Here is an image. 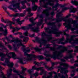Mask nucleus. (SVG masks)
Wrapping results in <instances>:
<instances>
[{
	"label": "nucleus",
	"instance_id": "1",
	"mask_svg": "<svg viewBox=\"0 0 78 78\" xmlns=\"http://www.w3.org/2000/svg\"><path fill=\"white\" fill-rule=\"evenodd\" d=\"M56 22H52V23L49 22L48 23V25H50V26H54L51 27V29H50V27H45L44 29L45 30V32H46L49 33V34H51V33H53L56 34V37L58 36H59L60 34L62 33V31H59V30L57 27L55 25Z\"/></svg>",
	"mask_w": 78,
	"mask_h": 78
},
{
	"label": "nucleus",
	"instance_id": "2",
	"mask_svg": "<svg viewBox=\"0 0 78 78\" xmlns=\"http://www.w3.org/2000/svg\"><path fill=\"white\" fill-rule=\"evenodd\" d=\"M6 55H7L8 57L9 58H5V62L6 64L8 66H9V68H12V67L14 66V64H13V63H10L9 62V59L10 58H11V57L9 56V55H12V58H13V59H19V61H18V62H19V63H20V64H21L23 65V64H25L26 63V62H24V61L23 60V58H17L16 55V54H15L14 52H10V53H8V52H7Z\"/></svg>",
	"mask_w": 78,
	"mask_h": 78
},
{
	"label": "nucleus",
	"instance_id": "3",
	"mask_svg": "<svg viewBox=\"0 0 78 78\" xmlns=\"http://www.w3.org/2000/svg\"><path fill=\"white\" fill-rule=\"evenodd\" d=\"M63 49H62L59 51H55L53 52V54L52 57L53 58L55 59H60L62 62H66V60L64 59H61L62 58V56H61V54L63 52H64L65 51H67V48L63 47Z\"/></svg>",
	"mask_w": 78,
	"mask_h": 78
},
{
	"label": "nucleus",
	"instance_id": "4",
	"mask_svg": "<svg viewBox=\"0 0 78 78\" xmlns=\"http://www.w3.org/2000/svg\"><path fill=\"white\" fill-rule=\"evenodd\" d=\"M51 39V38L49 37L48 38L47 40H46L44 39V37H43L42 39H41V41H42L43 43H42V44H44V46H46V48H49L51 50H52L53 51H55V47L56 46H57V45L55 44V41H57V39L51 41V42L53 43V48H51L50 47V44H46L47 43V41H50V40Z\"/></svg>",
	"mask_w": 78,
	"mask_h": 78
},
{
	"label": "nucleus",
	"instance_id": "5",
	"mask_svg": "<svg viewBox=\"0 0 78 78\" xmlns=\"http://www.w3.org/2000/svg\"><path fill=\"white\" fill-rule=\"evenodd\" d=\"M45 0H40V5L41 6H43L45 8H47V5H49L50 6H52L54 5V4L51 2H58V0H48L46 3H45Z\"/></svg>",
	"mask_w": 78,
	"mask_h": 78
},
{
	"label": "nucleus",
	"instance_id": "6",
	"mask_svg": "<svg viewBox=\"0 0 78 78\" xmlns=\"http://www.w3.org/2000/svg\"><path fill=\"white\" fill-rule=\"evenodd\" d=\"M58 63L60 64V66L58 67L59 68H60L61 69V73L66 74V76H67L66 78H68V76L67 74V73H68V70H66V69H67L69 66L68 65L66 64H64L62 62H58Z\"/></svg>",
	"mask_w": 78,
	"mask_h": 78
},
{
	"label": "nucleus",
	"instance_id": "7",
	"mask_svg": "<svg viewBox=\"0 0 78 78\" xmlns=\"http://www.w3.org/2000/svg\"><path fill=\"white\" fill-rule=\"evenodd\" d=\"M11 42H14L15 44L16 43H17V42H19L18 44H17V45L16 44H13V47L14 48V50L15 51H18L17 50V48H19V47H20L21 46H22L23 47H25V46L23 45L22 44V40H19L18 39H15L14 40H11Z\"/></svg>",
	"mask_w": 78,
	"mask_h": 78
},
{
	"label": "nucleus",
	"instance_id": "8",
	"mask_svg": "<svg viewBox=\"0 0 78 78\" xmlns=\"http://www.w3.org/2000/svg\"><path fill=\"white\" fill-rule=\"evenodd\" d=\"M23 51L24 52V56H26L27 58H26V61H31L33 58H37V56L33 54H29L27 53V52H29L30 51V49L27 50L26 49H23Z\"/></svg>",
	"mask_w": 78,
	"mask_h": 78
},
{
	"label": "nucleus",
	"instance_id": "9",
	"mask_svg": "<svg viewBox=\"0 0 78 78\" xmlns=\"http://www.w3.org/2000/svg\"><path fill=\"white\" fill-rule=\"evenodd\" d=\"M77 36H78V35H73L71 36V38L70 39H69V38L67 37L66 40L65 41V42H62L64 40V38L63 37L60 39L59 43V44H63V45H64L65 44L67 43L68 42V41H69L70 43H71V41H73V38L76 37H77Z\"/></svg>",
	"mask_w": 78,
	"mask_h": 78
},
{
	"label": "nucleus",
	"instance_id": "10",
	"mask_svg": "<svg viewBox=\"0 0 78 78\" xmlns=\"http://www.w3.org/2000/svg\"><path fill=\"white\" fill-rule=\"evenodd\" d=\"M20 3H17L14 4L13 5V8H11V7L12 6V5H10L8 8H9L10 9H12L13 11L16 10V9H18L19 10H20L21 9L20 8Z\"/></svg>",
	"mask_w": 78,
	"mask_h": 78
},
{
	"label": "nucleus",
	"instance_id": "11",
	"mask_svg": "<svg viewBox=\"0 0 78 78\" xmlns=\"http://www.w3.org/2000/svg\"><path fill=\"white\" fill-rule=\"evenodd\" d=\"M28 27H29V29H31L32 30H33L34 32H36V33H38V31H39V28L37 27L35 29H34V27H33V24H30L28 25Z\"/></svg>",
	"mask_w": 78,
	"mask_h": 78
},
{
	"label": "nucleus",
	"instance_id": "12",
	"mask_svg": "<svg viewBox=\"0 0 78 78\" xmlns=\"http://www.w3.org/2000/svg\"><path fill=\"white\" fill-rule=\"evenodd\" d=\"M73 52V50H69L67 51L68 53V56L66 57L65 58L66 59H67L68 58L69 59H71V58H73V56L71 53Z\"/></svg>",
	"mask_w": 78,
	"mask_h": 78
},
{
	"label": "nucleus",
	"instance_id": "13",
	"mask_svg": "<svg viewBox=\"0 0 78 78\" xmlns=\"http://www.w3.org/2000/svg\"><path fill=\"white\" fill-rule=\"evenodd\" d=\"M30 0H31V2L32 3L33 5H34L32 7V9H33V10H35V11H36V10L37 9V6L35 5V3H34V2H37L38 0H29L28 1V2L30 1Z\"/></svg>",
	"mask_w": 78,
	"mask_h": 78
},
{
	"label": "nucleus",
	"instance_id": "14",
	"mask_svg": "<svg viewBox=\"0 0 78 78\" xmlns=\"http://www.w3.org/2000/svg\"><path fill=\"white\" fill-rule=\"evenodd\" d=\"M48 8V9L44 10V12H43L42 13L43 14H45L47 16H50V13L48 12V10L51 9V8L50 7L48 8V6H47V8Z\"/></svg>",
	"mask_w": 78,
	"mask_h": 78
},
{
	"label": "nucleus",
	"instance_id": "15",
	"mask_svg": "<svg viewBox=\"0 0 78 78\" xmlns=\"http://www.w3.org/2000/svg\"><path fill=\"white\" fill-rule=\"evenodd\" d=\"M46 73H47V72H45L44 75L43 76V78H51L52 76V72H50L49 73L50 75V76H48L47 77L46 76Z\"/></svg>",
	"mask_w": 78,
	"mask_h": 78
},
{
	"label": "nucleus",
	"instance_id": "16",
	"mask_svg": "<svg viewBox=\"0 0 78 78\" xmlns=\"http://www.w3.org/2000/svg\"><path fill=\"white\" fill-rule=\"evenodd\" d=\"M25 15V13H20L19 14V13H16L15 15H13L14 17H16L17 16H20V17H24Z\"/></svg>",
	"mask_w": 78,
	"mask_h": 78
},
{
	"label": "nucleus",
	"instance_id": "17",
	"mask_svg": "<svg viewBox=\"0 0 78 78\" xmlns=\"http://www.w3.org/2000/svg\"><path fill=\"white\" fill-rule=\"evenodd\" d=\"M69 12H72L75 13L76 11V9L75 8H73V6H71V7L69 8Z\"/></svg>",
	"mask_w": 78,
	"mask_h": 78
},
{
	"label": "nucleus",
	"instance_id": "18",
	"mask_svg": "<svg viewBox=\"0 0 78 78\" xmlns=\"http://www.w3.org/2000/svg\"><path fill=\"white\" fill-rule=\"evenodd\" d=\"M58 2H56V4L54 6H53L52 7V9L53 11H55V10H56L58 9L57 8V7H58V6H59L61 5L59 4L58 3Z\"/></svg>",
	"mask_w": 78,
	"mask_h": 78
},
{
	"label": "nucleus",
	"instance_id": "19",
	"mask_svg": "<svg viewBox=\"0 0 78 78\" xmlns=\"http://www.w3.org/2000/svg\"><path fill=\"white\" fill-rule=\"evenodd\" d=\"M6 54L5 55L3 53L0 52V56H2L1 58V61H4V58H5V57H6Z\"/></svg>",
	"mask_w": 78,
	"mask_h": 78
},
{
	"label": "nucleus",
	"instance_id": "20",
	"mask_svg": "<svg viewBox=\"0 0 78 78\" xmlns=\"http://www.w3.org/2000/svg\"><path fill=\"white\" fill-rule=\"evenodd\" d=\"M26 11H28V14L29 15L28 16L29 17H30V16H32L33 15V13H31L30 12H31V9H30V8H29L28 9H26Z\"/></svg>",
	"mask_w": 78,
	"mask_h": 78
},
{
	"label": "nucleus",
	"instance_id": "21",
	"mask_svg": "<svg viewBox=\"0 0 78 78\" xmlns=\"http://www.w3.org/2000/svg\"><path fill=\"white\" fill-rule=\"evenodd\" d=\"M21 68L22 69V72L21 73V74H22L23 75H26V74L25 73V70H27V68H23V67L21 66Z\"/></svg>",
	"mask_w": 78,
	"mask_h": 78
},
{
	"label": "nucleus",
	"instance_id": "22",
	"mask_svg": "<svg viewBox=\"0 0 78 78\" xmlns=\"http://www.w3.org/2000/svg\"><path fill=\"white\" fill-rule=\"evenodd\" d=\"M45 48H41V49H39L38 48H34V49L35 50H36V51H40L41 50H44Z\"/></svg>",
	"mask_w": 78,
	"mask_h": 78
},
{
	"label": "nucleus",
	"instance_id": "23",
	"mask_svg": "<svg viewBox=\"0 0 78 78\" xmlns=\"http://www.w3.org/2000/svg\"><path fill=\"white\" fill-rule=\"evenodd\" d=\"M71 3H72L73 5H76V6H78V2L76 1H72Z\"/></svg>",
	"mask_w": 78,
	"mask_h": 78
},
{
	"label": "nucleus",
	"instance_id": "24",
	"mask_svg": "<svg viewBox=\"0 0 78 78\" xmlns=\"http://www.w3.org/2000/svg\"><path fill=\"white\" fill-rule=\"evenodd\" d=\"M21 28L22 30H29V28L26 26L22 27H21Z\"/></svg>",
	"mask_w": 78,
	"mask_h": 78
},
{
	"label": "nucleus",
	"instance_id": "25",
	"mask_svg": "<svg viewBox=\"0 0 78 78\" xmlns=\"http://www.w3.org/2000/svg\"><path fill=\"white\" fill-rule=\"evenodd\" d=\"M43 22V20H41L40 22H38V24H37V26H38V25H39V26L41 25V24Z\"/></svg>",
	"mask_w": 78,
	"mask_h": 78
},
{
	"label": "nucleus",
	"instance_id": "26",
	"mask_svg": "<svg viewBox=\"0 0 78 78\" xmlns=\"http://www.w3.org/2000/svg\"><path fill=\"white\" fill-rule=\"evenodd\" d=\"M27 1L26 0H24V1H21L20 3H21V4H22V5H25V4L26 3H27Z\"/></svg>",
	"mask_w": 78,
	"mask_h": 78
},
{
	"label": "nucleus",
	"instance_id": "27",
	"mask_svg": "<svg viewBox=\"0 0 78 78\" xmlns=\"http://www.w3.org/2000/svg\"><path fill=\"white\" fill-rule=\"evenodd\" d=\"M41 36L42 37L41 39H42V37H44V36H46L47 34H46L45 33L43 32V33H42Z\"/></svg>",
	"mask_w": 78,
	"mask_h": 78
},
{
	"label": "nucleus",
	"instance_id": "28",
	"mask_svg": "<svg viewBox=\"0 0 78 78\" xmlns=\"http://www.w3.org/2000/svg\"><path fill=\"white\" fill-rule=\"evenodd\" d=\"M28 39H29L28 37H25L23 39V42H27V41H28Z\"/></svg>",
	"mask_w": 78,
	"mask_h": 78
},
{
	"label": "nucleus",
	"instance_id": "29",
	"mask_svg": "<svg viewBox=\"0 0 78 78\" xmlns=\"http://www.w3.org/2000/svg\"><path fill=\"white\" fill-rule=\"evenodd\" d=\"M39 43H40V47H42V44H43L42 43H43V41H42V39H41V40H40L39 41Z\"/></svg>",
	"mask_w": 78,
	"mask_h": 78
},
{
	"label": "nucleus",
	"instance_id": "30",
	"mask_svg": "<svg viewBox=\"0 0 78 78\" xmlns=\"http://www.w3.org/2000/svg\"><path fill=\"white\" fill-rule=\"evenodd\" d=\"M33 75L35 76H37L39 75V73H38V72H36L34 74H33Z\"/></svg>",
	"mask_w": 78,
	"mask_h": 78
},
{
	"label": "nucleus",
	"instance_id": "31",
	"mask_svg": "<svg viewBox=\"0 0 78 78\" xmlns=\"http://www.w3.org/2000/svg\"><path fill=\"white\" fill-rule=\"evenodd\" d=\"M32 70H33V69H32L30 70H28V73H29L30 74V76H31V72H32Z\"/></svg>",
	"mask_w": 78,
	"mask_h": 78
},
{
	"label": "nucleus",
	"instance_id": "32",
	"mask_svg": "<svg viewBox=\"0 0 78 78\" xmlns=\"http://www.w3.org/2000/svg\"><path fill=\"white\" fill-rule=\"evenodd\" d=\"M40 17V18H43V16L42 15H37V17Z\"/></svg>",
	"mask_w": 78,
	"mask_h": 78
},
{
	"label": "nucleus",
	"instance_id": "33",
	"mask_svg": "<svg viewBox=\"0 0 78 78\" xmlns=\"http://www.w3.org/2000/svg\"><path fill=\"white\" fill-rule=\"evenodd\" d=\"M53 69V68L52 66H51V67H49V68L48 69V70H52Z\"/></svg>",
	"mask_w": 78,
	"mask_h": 78
},
{
	"label": "nucleus",
	"instance_id": "34",
	"mask_svg": "<svg viewBox=\"0 0 78 78\" xmlns=\"http://www.w3.org/2000/svg\"><path fill=\"white\" fill-rule=\"evenodd\" d=\"M17 75H19L20 78H25V77L24 76L20 75V74L17 73Z\"/></svg>",
	"mask_w": 78,
	"mask_h": 78
},
{
	"label": "nucleus",
	"instance_id": "35",
	"mask_svg": "<svg viewBox=\"0 0 78 78\" xmlns=\"http://www.w3.org/2000/svg\"><path fill=\"white\" fill-rule=\"evenodd\" d=\"M28 32L27 31H26L25 33H23V34L25 35V36H28Z\"/></svg>",
	"mask_w": 78,
	"mask_h": 78
},
{
	"label": "nucleus",
	"instance_id": "36",
	"mask_svg": "<svg viewBox=\"0 0 78 78\" xmlns=\"http://www.w3.org/2000/svg\"><path fill=\"white\" fill-rule=\"evenodd\" d=\"M42 67H41L38 68H37L36 69V70H37V71H39V70H42Z\"/></svg>",
	"mask_w": 78,
	"mask_h": 78
},
{
	"label": "nucleus",
	"instance_id": "37",
	"mask_svg": "<svg viewBox=\"0 0 78 78\" xmlns=\"http://www.w3.org/2000/svg\"><path fill=\"white\" fill-rule=\"evenodd\" d=\"M75 48H76V49L74 50V52H76L77 51H78V46H76L75 47Z\"/></svg>",
	"mask_w": 78,
	"mask_h": 78
},
{
	"label": "nucleus",
	"instance_id": "38",
	"mask_svg": "<svg viewBox=\"0 0 78 78\" xmlns=\"http://www.w3.org/2000/svg\"><path fill=\"white\" fill-rule=\"evenodd\" d=\"M34 20V19L33 18H30L29 19V21L30 22H31V23H32V22H34L33 20Z\"/></svg>",
	"mask_w": 78,
	"mask_h": 78
},
{
	"label": "nucleus",
	"instance_id": "39",
	"mask_svg": "<svg viewBox=\"0 0 78 78\" xmlns=\"http://www.w3.org/2000/svg\"><path fill=\"white\" fill-rule=\"evenodd\" d=\"M34 64H35V65H37L38 66H39V64H40V63L36 62H34Z\"/></svg>",
	"mask_w": 78,
	"mask_h": 78
},
{
	"label": "nucleus",
	"instance_id": "40",
	"mask_svg": "<svg viewBox=\"0 0 78 78\" xmlns=\"http://www.w3.org/2000/svg\"><path fill=\"white\" fill-rule=\"evenodd\" d=\"M0 47H1V48L5 47V46L2 43H0Z\"/></svg>",
	"mask_w": 78,
	"mask_h": 78
},
{
	"label": "nucleus",
	"instance_id": "41",
	"mask_svg": "<svg viewBox=\"0 0 78 78\" xmlns=\"http://www.w3.org/2000/svg\"><path fill=\"white\" fill-rule=\"evenodd\" d=\"M37 68H36V66H34L32 67V70H33V69H34V70H36Z\"/></svg>",
	"mask_w": 78,
	"mask_h": 78
},
{
	"label": "nucleus",
	"instance_id": "42",
	"mask_svg": "<svg viewBox=\"0 0 78 78\" xmlns=\"http://www.w3.org/2000/svg\"><path fill=\"white\" fill-rule=\"evenodd\" d=\"M45 56H46V57H51V55L48 54H44Z\"/></svg>",
	"mask_w": 78,
	"mask_h": 78
},
{
	"label": "nucleus",
	"instance_id": "43",
	"mask_svg": "<svg viewBox=\"0 0 78 78\" xmlns=\"http://www.w3.org/2000/svg\"><path fill=\"white\" fill-rule=\"evenodd\" d=\"M39 58L41 59H44V57H43V56H39Z\"/></svg>",
	"mask_w": 78,
	"mask_h": 78
},
{
	"label": "nucleus",
	"instance_id": "44",
	"mask_svg": "<svg viewBox=\"0 0 78 78\" xmlns=\"http://www.w3.org/2000/svg\"><path fill=\"white\" fill-rule=\"evenodd\" d=\"M54 14H55V13H54V12L52 11L51 12V16H54Z\"/></svg>",
	"mask_w": 78,
	"mask_h": 78
},
{
	"label": "nucleus",
	"instance_id": "45",
	"mask_svg": "<svg viewBox=\"0 0 78 78\" xmlns=\"http://www.w3.org/2000/svg\"><path fill=\"white\" fill-rule=\"evenodd\" d=\"M44 67L45 69H48V68H49V67L47 65H45V66H44Z\"/></svg>",
	"mask_w": 78,
	"mask_h": 78
},
{
	"label": "nucleus",
	"instance_id": "46",
	"mask_svg": "<svg viewBox=\"0 0 78 78\" xmlns=\"http://www.w3.org/2000/svg\"><path fill=\"white\" fill-rule=\"evenodd\" d=\"M13 72H14L15 73H19V71H17L16 70H13Z\"/></svg>",
	"mask_w": 78,
	"mask_h": 78
},
{
	"label": "nucleus",
	"instance_id": "47",
	"mask_svg": "<svg viewBox=\"0 0 78 78\" xmlns=\"http://www.w3.org/2000/svg\"><path fill=\"white\" fill-rule=\"evenodd\" d=\"M1 64L3 66H5L6 65V64L5 63H1Z\"/></svg>",
	"mask_w": 78,
	"mask_h": 78
},
{
	"label": "nucleus",
	"instance_id": "48",
	"mask_svg": "<svg viewBox=\"0 0 78 78\" xmlns=\"http://www.w3.org/2000/svg\"><path fill=\"white\" fill-rule=\"evenodd\" d=\"M29 36H30V37H34V34L32 35H30Z\"/></svg>",
	"mask_w": 78,
	"mask_h": 78
},
{
	"label": "nucleus",
	"instance_id": "49",
	"mask_svg": "<svg viewBox=\"0 0 78 78\" xmlns=\"http://www.w3.org/2000/svg\"><path fill=\"white\" fill-rule=\"evenodd\" d=\"M0 31H5L4 30H3V29L2 27H0Z\"/></svg>",
	"mask_w": 78,
	"mask_h": 78
},
{
	"label": "nucleus",
	"instance_id": "50",
	"mask_svg": "<svg viewBox=\"0 0 78 78\" xmlns=\"http://www.w3.org/2000/svg\"><path fill=\"white\" fill-rule=\"evenodd\" d=\"M22 9H25V8H26V6L25 5H23L22 6Z\"/></svg>",
	"mask_w": 78,
	"mask_h": 78
},
{
	"label": "nucleus",
	"instance_id": "51",
	"mask_svg": "<svg viewBox=\"0 0 78 78\" xmlns=\"http://www.w3.org/2000/svg\"><path fill=\"white\" fill-rule=\"evenodd\" d=\"M32 25H33H33H35L36 23H34V21H33V22H32Z\"/></svg>",
	"mask_w": 78,
	"mask_h": 78
},
{
	"label": "nucleus",
	"instance_id": "52",
	"mask_svg": "<svg viewBox=\"0 0 78 78\" xmlns=\"http://www.w3.org/2000/svg\"><path fill=\"white\" fill-rule=\"evenodd\" d=\"M10 27V28L11 29V28H13V27H12V23H10V24H9Z\"/></svg>",
	"mask_w": 78,
	"mask_h": 78
},
{
	"label": "nucleus",
	"instance_id": "53",
	"mask_svg": "<svg viewBox=\"0 0 78 78\" xmlns=\"http://www.w3.org/2000/svg\"><path fill=\"white\" fill-rule=\"evenodd\" d=\"M16 20V21H17V23H18V22H20V19H18Z\"/></svg>",
	"mask_w": 78,
	"mask_h": 78
},
{
	"label": "nucleus",
	"instance_id": "54",
	"mask_svg": "<svg viewBox=\"0 0 78 78\" xmlns=\"http://www.w3.org/2000/svg\"><path fill=\"white\" fill-rule=\"evenodd\" d=\"M60 78H66V76H64L63 75H62Z\"/></svg>",
	"mask_w": 78,
	"mask_h": 78
},
{
	"label": "nucleus",
	"instance_id": "55",
	"mask_svg": "<svg viewBox=\"0 0 78 78\" xmlns=\"http://www.w3.org/2000/svg\"><path fill=\"white\" fill-rule=\"evenodd\" d=\"M46 61H50V59L48 58H47V59H46Z\"/></svg>",
	"mask_w": 78,
	"mask_h": 78
},
{
	"label": "nucleus",
	"instance_id": "56",
	"mask_svg": "<svg viewBox=\"0 0 78 78\" xmlns=\"http://www.w3.org/2000/svg\"><path fill=\"white\" fill-rule=\"evenodd\" d=\"M13 30H12V31L13 33H14V32L15 31H16V28H13Z\"/></svg>",
	"mask_w": 78,
	"mask_h": 78
},
{
	"label": "nucleus",
	"instance_id": "57",
	"mask_svg": "<svg viewBox=\"0 0 78 78\" xmlns=\"http://www.w3.org/2000/svg\"><path fill=\"white\" fill-rule=\"evenodd\" d=\"M7 22H9V23H10L12 24L13 23V24H15V23L9 21Z\"/></svg>",
	"mask_w": 78,
	"mask_h": 78
},
{
	"label": "nucleus",
	"instance_id": "58",
	"mask_svg": "<svg viewBox=\"0 0 78 78\" xmlns=\"http://www.w3.org/2000/svg\"><path fill=\"white\" fill-rule=\"evenodd\" d=\"M69 9L68 8H67V7H65L63 9L64 10H67V9Z\"/></svg>",
	"mask_w": 78,
	"mask_h": 78
},
{
	"label": "nucleus",
	"instance_id": "59",
	"mask_svg": "<svg viewBox=\"0 0 78 78\" xmlns=\"http://www.w3.org/2000/svg\"><path fill=\"white\" fill-rule=\"evenodd\" d=\"M18 24H19V25H21V24H22V23L21 22V21H19L18 23Z\"/></svg>",
	"mask_w": 78,
	"mask_h": 78
},
{
	"label": "nucleus",
	"instance_id": "60",
	"mask_svg": "<svg viewBox=\"0 0 78 78\" xmlns=\"http://www.w3.org/2000/svg\"><path fill=\"white\" fill-rule=\"evenodd\" d=\"M52 64V67H53V66H55V63H51Z\"/></svg>",
	"mask_w": 78,
	"mask_h": 78
},
{
	"label": "nucleus",
	"instance_id": "61",
	"mask_svg": "<svg viewBox=\"0 0 78 78\" xmlns=\"http://www.w3.org/2000/svg\"><path fill=\"white\" fill-rule=\"evenodd\" d=\"M60 6L61 8H64V5H60Z\"/></svg>",
	"mask_w": 78,
	"mask_h": 78
},
{
	"label": "nucleus",
	"instance_id": "62",
	"mask_svg": "<svg viewBox=\"0 0 78 78\" xmlns=\"http://www.w3.org/2000/svg\"><path fill=\"white\" fill-rule=\"evenodd\" d=\"M70 67H71V69H75V66H72Z\"/></svg>",
	"mask_w": 78,
	"mask_h": 78
},
{
	"label": "nucleus",
	"instance_id": "63",
	"mask_svg": "<svg viewBox=\"0 0 78 78\" xmlns=\"http://www.w3.org/2000/svg\"><path fill=\"white\" fill-rule=\"evenodd\" d=\"M8 46L9 48H10V49H11L12 48H11V46H10V45H9Z\"/></svg>",
	"mask_w": 78,
	"mask_h": 78
},
{
	"label": "nucleus",
	"instance_id": "64",
	"mask_svg": "<svg viewBox=\"0 0 78 78\" xmlns=\"http://www.w3.org/2000/svg\"><path fill=\"white\" fill-rule=\"evenodd\" d=\"M55 78H58V76H57V75H55Z\"/></svg>",
	"mask_w": 78,
	"mask_h": 78
}]
</instances>
